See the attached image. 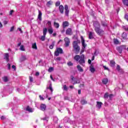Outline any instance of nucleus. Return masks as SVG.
Instances as JSON below:
<instances>
[{"label": "nucleus", "instance_id": "1", "mask_svg": "<svg viewBox=\"0 0 128 128\" xmlns=\"http://www.w3.org/2000/svg\"><path fill=\"white\" fill-rule=\"evenodd\" d=\"M116 50L118 52L119 54H122L124 50H126V45H122L116 47Z\"/></svg>", "mask_w": 128, "mask_h": 128}, {"label": "nucleus", "instance_id": "2", "mask_svg": "<svg viewBox=\"0 0 128 128\" xmlns=\"http://www.w3.org/2000/svg\"><path fill=\"white\" fill-rule=\"evenodd\" d=\"M72 46L74 48V50H75V54H78L80 51V47L77 44H72Z\"/></svg>", "mask_w": 128, "mask_h": 128}, {"label": "nucleus", "instance_id": "3", "mask_svg": "<svg viewBox=\"0 0 128 128\" xmlns=\"http://www.w3.org/2000/svg\"><path fill=\"white\" fill-rule=\"evenodd\" d=\"M100 27H99L98 28H94V30L98 34H99V36H102L104 34V30H102Z\"/></svg>", "mask_w": 128, "mask_h": 128}, {"label": "nucleus", "instance_id": "4", "mask_svg": "<svg viewBox=\"0 0 128 128\" xmlns=\"http://www.w3.org/2000/svg\"><path fill=\"white\" fill-rule=\"evenodd\" d=\"M60 54H64L62 49V48H57L56 50L54 52V56H60Z\"/></svg>", "mask_w": 128, "mask_h": 128}, {"label": "nucleus", "instance_id": "5", "mask_svg": "<svg viewBox=\"0 0 128 128\" xmlns=\"http://www.w3.org/2000/svg\"><path fill=\"white\" fill-rule=\"evenodd\" d=\"M78 62L80 64H84L86 62V60H84V55H81L80 58L78 60Z\"/></svg>", "mask_w": 128, "mask_h": 128}, {"label": "nucleus", "instance_id": "6", "mask_svg": "<svg viewBox=\"0 0 128 128\" xmlns=\"http://www.w3.org/2000/svg\"><path fill=\"white\" fill-rule=\"evenodd\" d=\"M64 40L65 42V46L66 48H68L70 46V38L68 37H66L64 39Z\"/></svg>", "mask_w": 128, "mask_h": 128}, {"label": "nucleus", "instance_id": "7", "mask_svg": "<svg viewBox=\"0 0 128 128\" xmlns=\"http://www.w3.org/2000/svg\"><path fill=\"white\" fill-rule=\"evenodd\" d=\"M81 42L82 43V46H83V50H86V44L84 38L82 36H81Z\"/></svg>", "mask_w": 128, "mask_h": 128}, {"label": "nucleus", "instance_id": "8", "mask_svg": "<svg viewBox=\"0 0 128 128\" xmlns=\"http://www.w3.org/2000/svg\"><path fill=\"white\" fill-rule=\"evenodd\" d=\"M65 14L66 16H68L70 14V10H68V5L64 6Z\"/></svg>", "mask_w": 128, "mask_h": 128}, {"label": "nucleus", "instance_id": "9", "mask_svg": "<svg viewBox=\"0 0 128 128\" xmlns=\"http://www.w3.org/2000/svg\"><path fill=\"white\" fill-rule=\"evenodd\" d=\"M66 34L68 36H72V30L70 28H68L66 30Z\"/></svg>", "mask_w": 128, "mask_h": 128}, {"label": "nucleus", "instance_id": "10", "mask_svg": "<svg viewBox=\"0 0 128 128\" xmlns=\"http://www.w3.org/2000/svg\"><path fill=\"white\" fill-rule=\"evenodd\" d=\"M24 110L28 112H32V108L30 106H27L24 108Z\"/></svg>", "mask_w": 128, "mask_h": 128}, {"label": "nucleus", "instance_id": "11", "mask_svg": "<svg viewBox=\"0 0 128 128\" xmlns=\"http://www.w3.org/2000/svg\"><path fill=\"white\" fill-rule=\"evenodd\" d=\"M94 26L95 28H100V24L98 21H95L94 22Z\"/></svg>", "mask_w": 128, "mask_h": 128}, {"label": "nucleus", "instance_id": "12", "mask_svg": "<svg viewBox=\"0 0 128 128\" xmlns=\"http://www.w3.org/2000/svg\"><path fill=\"white\" fill-rule=\"evenodd\" d=\"M102 102H96V106L100 110V108H102Z\"/></svg>", "mask_w": 128, "mask_h": 128}, {"label": "nucleus", "instance_id": "13", "mask_svg": "<svg viewBox=\"0 0 128 128\" xmlns=\"http://www.w3.org/2000/svg\"><path fill=\"white\" fill-rule=\"evenodd\" d=\"M70 26V23H68V22L66 21L63 22L62 23L63 28H66V26Z\"/></svg>", "mask_w": 128, "mask_h": 128}, {"label": "nucleus", "instance_id": "14", "mask_svg": "<svg viewBox=\"0 0 128 128\" xmlns=\"http://www.w3.org/2000/svg\"><path fill=\"white\" fill-rule=\"evenodd\" d=\"M64 6L62 5H60L59 6V10L60 14H64Z\"/></svg>", "mask_w": 128, "mask_h": 128}, {"label": "nucleus", "instance_id": "15", "mask_svg": "<svg viewBox=\"0 0 128 128\" xmlns=\"http://www.w3.org/2000/svg\"><path fill=\"white\" fill-rule=\"evenodd\" d=\"M90 71L92 74H94V72H96V69L94 68V65L92 64H91L90 66Z\"/></svg>", "mask_w": 128, "mask_h": 128}, {"label": "nucleus", "instance_id": "16", "mask_svg": "<svg viewBox=\"0 0 128 128\" xmlns=\"http://www.w3.org/2000/svg\"><path fill=\"white\" fill-rule=\"evenodd\" d=\"M9 58L10 56L8 55V54H5L4 56V60H6V62H8Z\"/></svg>", "mask_w": 128, "mask_h": 128}, {"label": "nucleus", "instance_id": "17", "mask_svg": "<svg viewBox=\"0 0 128 128\" xmlns=\"http://www.w3.org/2000/svg\"><path fill=\"white\" fill-rule=\"evenodd\" d=\"M122 38L123 40H128V34L126 32H123L122 34Z\"/></svg>", "mask_w": 128, "mask_h": 128}, {"label": "nucleus", "instance_id": "18", "mask_svg": "<svg viewBox=\"0 0 128 128\" xmlns=\"http://www.w3.org/2000/svg\"><path fill=\"white\" fill-rule=\"evenodd\" d=\"M46 109V106L44 104H42L40 106V110H45Z\"/></svg>", "mask_w": 128, "mask_h": 128}, {"label": "nucleus", "instance_id": "19", "mask_svg": "<svg viewBox=\"0 0 128 128\" xmlns=\"http://www.w3.org/2000/svg\"><path fill=\"white\" fill-rule=\"evenodd\" d=\"M74 60H76V62H78L80 60V56L79 55H76L74 56Z\"/></svg>", "mask_w": 128, "mask_h": 128}, {"label": "nucleus", "instance_id": "20", "mask_svg": "<svg viewBox=\"0 0 128 128\" xmlns=\"http://www.w3.org/2000/svg\"><path fill=\"white\" fill-rule=\"evenodd\" d=\"M77 69L78 72H84V69H82V66H80V65L77 66Z\"/></svg>", "mask_w": 128, "mask_h": 128}, {"label": "nucleus", "instance_id": "21", "mask_svg": "<svg viewBox=\"0 0 128 128\" xmlns=\"http://www.w3.org/2000/svg\"><path fill=\"white\" fill-rule=\"evenodd\" d=\"M42 12H40V10H38V20H40V21H42Z\"/></svg>", "mask_w": 128, "mask_h": 128}, {"label": "nucleus", "instance_id": "22", "mask_svg": "<svg viewBox=\"0 0 128 128\" xmlns=\"http://www.w3.org/2000/svg\"><path fill=\"white\" fill-rule=\"evenodd\" d=\"M110 66L114 67L116 66V62L114 60L110 61Z\"/></svg>", "mask_w": 128, "mask_h": 128}, {"label": "nucleus", "instance_id": "23", "mask_svg": "<svg viewBox=\"0 0 128 128\" xmlns=\"http://www.w3.org/2000/svg\"><path fill=\"white\" fill-rule=\"evenodd\" d=\"M102 82L104 84H106L108 82V78H104L102 80Z\"/></svg>", "mask_w": 128, "mask_h": 128}, {"label": "nucleus", "instance_id": "24", "mask_svg": "<svg viewBox=\"0 0 128 128\" xmlns=\"http://www.w3.org/2000/svg\"><path fill=\"white\" fill-rule=\"evenodd\" d=\"M122 2L124 6H128V0H122Z\"/></svg>", "mask_w": 128, "mask_h": 128}, {"label": "nucleus", "instance_id": "25", "mask_svg": "<svg viewBox=\"0 0 128 128\" xmlns=\"http://www.w3.org/2000/svg\"><path fill=\"white\" fill-rule=\"evenodd\" d=\"M46 32H48V28H44L43 29V36H46Z\"/></svg>", "mask_w": 128, "mask_h": 128}, {"label": "nucleus", "instance_id": "26", "mask_svg": "<svg viewBox=\"0 0 128 128\" xmlns=\"http://www.w3.org/2000/svg\"><path fill=\"white\" fill-rule=\"evenodd\" d=\"M54 26L56 28H60V24L56 22H54Z\"/></svg>", "mask_w": 128, "mask_h": 128}, {"label": "nucleus", "instance_id": "27", "mask_svg": "<svg viewBox=\"0 0 128 128\" xmlns=\"http://www.w3.org/2000/svg\"><path fill=\"white\" fill-rule=\"evenodd\" d=\"M88 38L92 40L94 38V36H92V32H90L88 34Z\"/></svg>", "mask_w": 128, "mask_h": 128}, {"label": "nucleus", "instance_id": "28", "mask_svg": "<svg viewBox=\"0 0 128 128\" xmlns=\"http://www.w3.org/2000/svg\"><path fill=\"white\" fill-rule=\"evenodd\" d=\"M47 90H50L52 92L54 91L52 87V84H50L49 87H47Z\"/></svg>", "mask_w": 128, "mask_h": 128}, {"label": "nucleus", "instance_id": "29", "mask_svg": "<svg viewBox=\"0 0 128 128\" xmlns=\"http://www.w3.org/2000/svg\"><path fill=\"white\" fill-rule=\"evenodd\" d=\"M48 32L50 34H52V32H54V29H52V28H50L48 29Z\"/></svg>", "mask_w": 128, "mask_h": 128}, {"label": "nucleus", "instance_id": "30", "mask_svg": "<svg viewBox=\"0 0 128 128\" xmlns=\"http://www.w3.org/2000/svg\"><path fill=\"white\" fill-rule=\"evenodd\" d=\"M114 44H120V41H118V39H116V38H114Z\"/></svg>", "mask_w": 128, "mask_h": 128}, {"label": "nucleus", "instance_id": "31", "mask_svg": "<svg viewBox=\"0 0 128 128\" xmlns=\"http://www.w3.org/2000/svg\"><path fill=\"white\" fill-rule=\"evenodd\" d=\"M76 40H77L73 42L72 44H80V40H78V38H76Z\"/></svg>", "mask_w": 128, "mask_h": 128}, {"label": "nucleus", "instance_id": "32", "mask_svg": "<svg viewBox=\"0 0 128 128\" xmlns=\"http://www.w3.org/2000/svg\"><path fill=\"white\" fill-rule=\"evenodd\" d=\"M26 60V57L24 56H23L21 57L20 60V62H24V61Z\"/></svg>", "mask_w": 128, "mask_h": 128}, {"label": "nucleus", "instance_id": "33", "mask_svg": "<svg viewBox=\"0 0 128 128\" xmlns=\"http://www.w3.org/2000/svg\"><path fill=\"white\" fill-rule=\"evenodd\" d=\"M30 80L29 86H32V76H30Z\"/></svg>", "mask_w": 128, "mask_h": 128}, {"label": "nucleus", "instance_id": "34", "mask_svg": "<svg viewBox=\"0 0 128 128\" xmlns=\"http://www.w3.org/2000/svg\"><path fill=\"white\" fill-rule=\"evenodd\" d=\"M32 48L34 50H38V46H36V43H34L32 44Z\"/></svg>", "mask_w": 128, "mask_h": 128}, {"label": "nucleus", "instance_id": "35", "mask_svg": "<svg viewBox=\"0 0 128 128\" xmlns=\"http://www.w3.org/2000/svg\"><path fill=\"white\" fill-rule=\"evenodd\" d=\"M20 50H22V52H25L26 51V49L24 48V45H22L20 46Z\"/></svg>", "mask_w": 128, "mask_h": 128}, {"label": "nucleus", "instance_id": "36", "mask_svg": "<svg viewBox=\"0 0 128 128\" xmlns=\"http://www.w3.org/2000/svg\"><path fill=\"white\" fill-rule=\"evenodd\" d=\"M54 42H53L51 45L50 46L49 48L50 50H52L54 48Z\"/></svg>", "mask_w": 128, "mask_h": 128}, {"label": "nucleus", "instance_id": "37", "mask_svg": "<svg viewBox=\"0 0 128 128\" xmlns=\"http://www.w3.org/2000/svg\"><path fill=\"white\" fill-rule=\"evenodd\" d=\"M80 102L82 104H88V102L84 100H82Z\"/></svg>", "mask_w": 128, "mask_h": 128}, {"label": "nucleus", "instance_id": "38", "mask_svg": "<svg viewBox=\"0 0 128 128\" xmlns=\"http://www.w3.org/2000/svg\"><path fill=\"white\" fill-rule=\"evenodd\" d=\"M101 24L102 26H108V24L105 22H102Z\"/></svg>", "mask_w": 128, "mask_h": 128}, {"label": "nucleus", "instance_id": "39", "mask_svg": "<svg viewBox=\"0 0 128 128\" xmlns=\"http://www.w3.org/2000/svg\"><path fill=\"white\" fill-rule=\"evenodd\" d=\"M108 92H106L105 93V94H104V98H108Z\"/></svg>", "mask_w": 128, "mask_h": 128}, {"label": "nucleus", "instance_id": "40", "mask_svg": "<svg viewBox=\"0 0 128 128\" xmlns=\"http://www.w3.org/2000/svg\"><path fill=\"white\" fill-rule=\"evenodd\" d=\"M40 40L42 42H44V40H46V35L42 36L40 38Z\"/></svg>", "mask_w": 128, "mask_h": 128}, {"label": "nucleus", "instance_id": "41", "mask_svg": "<svg viewBox=\"0 0 128 128\" xmlns=\"http://www.w3.org/2000/svg\"><path fill=\"white\" fill-rule=\"evenodd\" d=\"M3 80L4 82H8V77L6 76H4L3 78Z\"/></svg>", "mask_w": 128, "mask_h": 128}, {"label": "nucleus", "instance_id": "42", "mask_svg": "<svg viewBox=\"0 0 128 128\" xmlns=\"http://www.w3.org/2000/svg\"><path fill=\"white\" fill-rule=\"evenodd\" d=\"M54 70V68L52 67H50L48 70V72H52Z\"/></svg>", "mask_w": 128, "mask_h": 128}, {"label": "nucleus", "instance_id": "43", "mask_svg": "<svg viewBox=\"0 0 128 128\" xmlns=\"http://www.w3.org/2000/svg\"><path fill=\"white\" fill-rule=\"evenodd\" d=\"M68 64L69 66H74V64L72 62H68Z\"/></svg>", "mask_w": 128, "mask_h": 128}, {"label": "nucleus", "instance_id": "44", "mask_svg": "<svg viewBox=\"0 0 128 128\" xmlns=\"http://www.w3.org/2000/svg\"><path fill=\"white\" fill-rule=\"evenodd\" d=\"M60 4V2L58 1L57 2H56V6H58Z\"/></svg>", "mask_w": 128, "mask_h": 128}, {"label": "nucleus", "instance_id": "45", "mask_svg": "<svg viewBox=\"0 0 128 128\" xmlns=\"http://www.w3.org/2000/svg\"><path fill=\"white\" fill-rule=\"evenodd\" d=\"M68 87L66 86V85H64V90H68Z\"/></svg>", "mask_w": 128, "mask_h": 128}, {"label": "nucleus", "instance_id": "46", "mask_svg": "<svg viewBox=\"0 0 128 128\" xmlns=\"http://www.w3.org/2000/svg\"><path fill=\"white\" fill-rule=\"evenodd\" d=\"M123 28L126 32H128V26H124Z\"/></svg>", "mask_w": 128, "mask_h": 128}, {"label": "nucleus", "instance_id": "47", "mask_svg": "<svg viewBox=\"0 0 128 128\" xmlns=\"http://www.w3.org/2000/svg\"><path fill=\"white\" fill-rule=\"evenodd\" d=\"M47 24H48V26L50 28L51 26H52V22H50V21H48L47 23Z\"/></svg>", "mask_w": 128, "mask_h": 128}, {"label": "nucleus", "instance_id": "48", "mask_svg": "<svg viewBox=\"0 0 128 128\" xmlns=\"http://www.w3.org/2000/svg\"><path fill=\"white\" fill-rule=\"evenodd\" d=\"M39 98H40V100H44V98H43L42 96V95H40V96H39Z\"/></svg>", "mask_w": 128, "mask_h": 128}, {"label": "nucleus", "instance_id": "49", "mask_svg": "<svg viewBox=\"0 0 128 128\" xmlns=\"http://www.w3.org/2000/svg\"><path fill=\"white\" fill-rule=\"evenodd\" d=\"M114 96V94H110L109 95L110 100H112V97Z\"/></svg>", "mask_w": 128, "mask_h": 128}, {"label": "nucleus", "instance_id": "50", "mask_svg": "<svg viewBox=\"0 0 128 128\" xmlns=\"http://www.w3.org/2000/svg\"><path fill=\"white\" fill-rule=\"evenodd\" d=\"M14 30V26H12L11 27L10 29V32H13Z\"/></svg>", "mask_w": 128, "mask_h": 128}, {"label": "nucleus", "instance_id": "51", "mask_svg": "<svg viewBox=\"0 0 128 128\" xmlns=\"http://www.w3.org/2000/svg\"><path fill=\"white\" fill-rule=\"evenodd\" d=\"M12 68L14 70H16V66L12 65Z\"/></svg>", "mask_w": 128, "mask_h": 128}, {"label": "nucleus", "instance_id": "52", "mask_svg": "<svg viewBox=\"0 0 128 128\" xmlns=\"http://www.w3.org/2000/svg\"><path fill=\"white\" fill-rule=\"evenodd\" d=\"M0 118H1V120H6V116H2L0 117Z\"/></svg>", "mask_w": 128, "mask_h": 128}, {"label": "nucleus", "instance_id": "53", "mask_svg": "<svg viewBox=\"0 0 128 128\" xmlns=\"http://www.w3.org/2000/svg\"><path fill=\"white\" fill-rule=\"evenodd\" d=\"M116 70H120V66L119 65H118V66H117Z\"/></svg>", "mask_w": 128, "mask_h": 128}, {"label": "nucleus", "instance_id": "54", "mask_svg": "<svg viewBox=\"0 0 128 128\" xmlns=\"http://www.w3.org/2000/svg\"><path fill=\"white\" fill-rule=\"evenodd\" d=\"M40 66H42V60H40L39 61Z\"/></svg>", "mask_w": 128, "mask_h": 128}, {"label": "nucleus", "instance_id": "55", "mask_svg": "<svg viewBox=\"0 0 128 128\" xmlns=\"http://www.w3.org/2000/svg\"><path fill=\"white\" fill-rule=\"evenodd\" d=\"M64 100H69V98L68 96H66L64 97Z\"/></svg>", "mask_w": 128, "mask_h": 128}, {"label": "nucleus", "instance_id": "56", "mask_svg": "<svg viewBox=\"0 0 128 128\" xmlns=\"http://www.w3.org/2000/svg\"><path fill=\"white\" fill-rule=\"evenodd\" d=\"M60 60H61L60 57H58L56 59V60H58V62H60Z\"/></svg>", "mask_w": 128, "mask_h": 128}, {"label": "nucleus", "instance_id": "57", "mask_svg": "<svg viewBox=\"0 0 128 128\" xmlns=\"http://www.w3.org/2000/svg\"><path fill=\"white\" fill-rule=\"evenodd\" d=\"M35 76H40V72H36V74H35Z\"/></svg>", "mask_w": 128, "mask_h": 128}, {"label": "nucleus", "instance_id": "58", "mask_svg": "<svg viewBox=\"0 0 128 128\" xmlns=\"http://www.w3.org/2000/svg\"><path fill=\"white\" fill-rule=\"evenodd\" d=\"M8 70H10V63L8 64Z\"/></svg>", "mask_w": 128, "mask_h": 128}, {"label": "nucleus", "instance_id": "59", "mask_svg": "<svg viewBox=\"0 0 128 128\" xmlns=\"http://www.w3.org/2000/svg\"><path fill=\"white\" fill-rule=\"evenodd\" d=\"M22 45V42H18V44H17V46H20Z\"/></svg>", "mask_w": 128, "mask_h": 128}, {"label": "nucleus", "instance_id": "60", "mask_svg": "<svg viewBox=\"0 0 128 128\" xmlns=\"http://www.w3.org/2000/svg\"><path fill=\"white\" fill-rule=\"evenodd\" d=\"M43 120H48V117H45L44 118H42Z\"/></svg>", "mask_w": 128, "mask_h": 128}, {"label": "nucleus", "instance_id": "61", "mask_svg": "<svg viewBox=\"0 0 128 128\" xmlns=\"http://www.w3.org/2000/svg\"><path fill=\"white\" fill-rule=\"evenodd\" d=\"M12 12H14V10H11L10 12V15L12 16Z\"/></svg>", "mask_w": 128, "mask_h": 128}, {"label": "nucleus", "instance_id": "62", "mask_svg": "<svg viewBox=\"0 0 128 128\" xmlns=\"http://www.w3.org/2000/svg\"><path fill=\"white\" fill-rule=\"evenodd\" d=\"M70 78H71L72 80H74V76H71Z\"/></svg>", "mask_w": 128, "mask_h": 128}, {"label": "nucleus", "instance_id": "63", "mask_svg": "<svg viewBox=\"0 0 128 128\" xmlns=\"http://www.w3.org/2000/svg\"><path fill=\"white\" fill-rule=\"evenodd\" d=\"M103 68H104V70H108V67L106 66H103Z\"/></svg>", "mask_w": 128, "mask_h": 128}, {"label": "nucleus", "instance_id": "64", "mask_svg": "<svg viewBox=\"0 0 128 128\" xmlns=\"http://www.w3.org/2000/svg\"><path fill=\"white\" fill-rule=\"evenodd\" d=\"M88 64H92V60L89 59L88 60Z\"/></svg>", "mask_w": 128, "mask_h": 128}]
</instances>
